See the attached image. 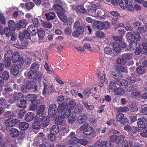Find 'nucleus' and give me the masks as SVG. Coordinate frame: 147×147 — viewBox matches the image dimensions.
Segmentation results:
<instances>
[{"label": "nucleus", "mask_w": 147, "mask_h": 147, "mask_svg": "<svg viewBox=\"0 0 147 147\" xmlns=\"http://www.w3.org/2000/svg\"><path fill=\"white\" fill-rule=\"evenodd\" d=\"M132 54L131 53H126L124 54L123 55V58L125 60H129L132 58Z\"/></svg>", "instance_id": "nucleus-52"}, {"label": "nucleus", "mask_w": 147, "mask_h": 147, "mask_svg": "<svg viewBox=\"0 0 147 147\" xmlns=\"http://www.w3.org/2000/svg\"><path fill=\"white\" fill-rule=\"evenodd\" d=\"M111 75L113 78V81L115 83H117L120 79L123 78V76L121 74L117 71H113L111 73Z\"/></svg>", "instance_id": "nucleus-11"}, {"label": "nucleus", "mask_w": 147, "mask_h": 147, "mask_svg": "<svg viewBox=\"0 0 147 147\" xmlns=\"http://www.w3.org/2000/svg\"><path fill=\"white\" fill-rule=\"evenodd\" d=\"M129 110V108L127 106L120 107L118 108V111L119 113H121L122 112H126Z\"/></svg>", "instance_id": "nucleus-53"}, {"label": "nucleus", "mask_w": 147, "mask_h": 147, "mask_svg": "<svg viewBox=\"0 0 147 147\" xmlns=\"http://www.w3.org/2000/svg\"><path fill=\"white\" fill-rule=\"evenodd\" d=\"M76 105L75 102L73 100H71L69 102L67 105V107L70 110H73L74 108Z\"/></svg>", "instance_id": "nucleus-48"}, {"label": "nucleus", "mask_w": 147, "mask_h": 147, "mask_svg": "<svg viewBox=\"0 0 147 147\" xmlns=\"http://www.w3.org/2000/svg\"><path fill=\"white\" fill-rule=\"evenodd\" d=\"M129 43V45H131L130 49L131 50H134L137 47H138V46H140L141 45L139 43L135 41H132Z\"/></svg>", "instance_id": "nucleus-42"}, {"label": "nucleus", "mask_w": 147, "mask_h": 147, "mask_svg": "<svg viewBox=\"0 0 147 147\" xmlns=\"http://www.w3.org/2000/svg\"><path fill=\"white\" fill-rule=\"evenodd\" d=\"M65 12H62L58 14L57 16L60 20L64 23H66L67 21V18L65 15Z\"/></svg>", "instance_id": "nucleus-36"}, {"label": "nucleus", "mask_w": 147, "mask_h": 147, "mask_svg": "<svg viewBox=\"0 0 147 147\" xmlns=\"http://www.w3.org/2000/svg\"><path fill=\"white\" fill-rule=\"evenodd\" d=\"M3 63L6 67H9L11 64V59L4 58Z\"/></svg>", "instance_id": "nucleus-47"}, {"label": "nucleus", "mask_w": 147, "mask_h": 147, "mask_svg": "<svg viewBox=\"0 0 147 147\" xmlns=\"http://www.w3.org/2000/svg\"><path fill=\"white\" fill-rule=\"evenodd\" d=\"M113 145L110 142L104 141L100 142V141L96 142L94 144L95 147H113Z\"/></svg>", "instance_id": "nucleus-7"}, {"label": "nucleus", "mask_w": 147, "mask_h": 147, "mask_svg": "<svg viewBox=\"0 0 147 147\" xmlns=\"http://www.w3.org/2000/svg\"><path fill=\"white\" fill-rule=\"evenodd\" d=\"M59 131V127L56 125H53L51 128V133L54 134H57Z\"/></svg>", "instance_id": "nucleus-35"}, {"label": "nucleus", "mask_w": 147, "mask_h": 147, "mask_svg": "<svg viewBox=\"0 0 147 147\" xmlns=\"http://www.w3.org/2000/svg\"><path fill=\"white\" fill-rule=\"evenodd\" d=\"M3 115L5 117L7 118H11L14 116V114L10 111H7L5 112Z\"/></svg>", "instance_id": "nucleus-61"}, {"label": "nucleus", "mask_w": 147, "mask_h": 147, "mask_svg": "<svg viewBox=\"0 0 147 147\" xmlns=\"http://www.w3.org/2000/svg\"><path fill=\"white\" fill-rule=\"evenodd\" d=\"M115 119L117 121L120 122L121 125H124L129 123L128 119L124 117V114L122 113H118Z\"/></svg>", "instance_id": "nucleus-2"}, {"label": "nucleus", "mask_w": 147, "mask_h": 147, "mask_svg": "<svg viewBox=\"0 0 147 147\" xmlns=\"http://www.w3.org/2000/svg\"><path fill=\"white\" fill-rule=\"evenodd\" d=\"M1 76V79L3 80V82H0V84H3L5 80H8L9 77V72L6 71H5L3 72Z\"/></svg>", "instance_id": "nucleus-26"}, {"label": "nucleus", "mask_w": 147, "mask_h": 147, "mask_svg": "<svg viewBox=\"0 0 147 147\" xmlns=\"http://www.w3.org/2000/svg\"><path fill=\"white\" fill-rule=\"evenodd\" d=\"M31 86L30 82L28 83L26 85H23L21 88L22 92L23 93H26L30 91Z\"/></svg>", "instance_id": "nucleus-24"}, {"label": "nucleus", "mask_w": 147, "mask_h": 147, "mask_svg": "<svg viewBox=\"0 0 147 147\" xmlns=\"http://www.w3.org/2000/svg\"><path fill=\"white\" fill-rule=\"evenodd\" d=\"M56 134H49L48 136V138L51 142H55L57 138L56 136Z\"/></svg>", "instance_id": "nucleus-59"}, {"label": "nucleus", "mask_w": 147, "mask_h": 147, "mask_svg": "<svg viewBox=\"0 0 147 147\" xmlns=\"http://www.w3.org/2000/svg\"><path fill=\"white\" fill-rule=\"evenodd\" d=\"M11 30H10L8 27H6L4 28L3 33V32H1L0 34L1 35H2L4 33L6 36L8 37L11 36L13 34L11 32Z\"/></svg>", "instance_id": "nucleus-38"}, {"label": "nucleus", "mask_w": 147, "mask_h": 147, "mask_svg": "<svg viewBox=\"0 0 147 147\" xmlns=\"http://www.w3.org/2000/svg\"><path fill=\"white\" fill-rule=\"evenodd\" d=\"M76 29V31L73 32L72 35L74 37L78 38L81 34H83L84 31V28L83 26H81Z\"/></svg>", "instance_id": "nucleus-10"}, {"label": "nucleus", "mask_w": 147, "mask_h": 147, "mask_svg": "<svg viewBox=\"0 0 147 147\" xmlns=\"http://www.w3.org/2000/svg\"><path fill=\"white\" fill-rule=\"evenodd\" d=\"M45 105H40L39 106V107L38 108V109L37 110V114L38 115H39L42 116H43L44 115V111L45 109Z\"/></svg>", "instance_id": "nucleus-25"}, {"label": "nucleus", "mask_w": 147, "mask_h": 147, "mask_svg": "<svg viewBox=\"0 0 147 147\" xmlns=\"http://www.w3.org/2000/svg\"><path fill=\"white\" fill-rule=\"evenodd\" d=\"M137 124L139 128H144L147 125V120L144 117H141L138 119Z\"/></svg>", "instance_id": "nucleus-8"}, {"label": "nucleus", "mask_w": 147, "mask_h": 147, "mask_svg": "<svg viewBox=\"0 0 147 147\" xmlns=\"http://www.w3.org/2000/svg\"><path fill=\"white\" fill-rule=\"evenodd\" d=\"M8 28L11 30L12 32L16 30V24L14 21L10 20L8 22Z\"/></svg>", "instance_id": "nucleus-23"}, {"label": "nucleus", "mask_w": 147, "mask_h": 147, "mask_svg": "<svg viewBox=\"0 0 147 147\" xmlns=\"http://www.w3.org/2000/svg\"><path fill=\"white\" fill-rule=\"evenodd\" d=\"M50 118L48 116H46L43 118L41 124L42 126L44 127H47L49 124Z\"/></svg>", "instance_id": "nucleus-29"}, {"label": "nucleus", "mask_w": 147, "mask_h": 147, "mask_svg": "<svg viewBox=\"0 0 147 147\" xmlns=\"http://www.w3.org/2000/svg\"><path fill=\"white\" fill-rule=\"evenodd\" d=\"M141 93L140 91L138 92H134L131 94V97L133 98H137L139 97Z\"/></svg>", "instance_id": "nucleus-55"}, {"label": "nucleus", "mask_w": 147, "mask_h": 147, "mask_svg": "<svg viewBox=\"0 0 147 147\" xmlns=\"http://www.w3.org/2000/svg\"><path fill=\"white\" fill-rule=\"evenodd\" d=\"M28 29L29 31L30 32L31 34V36H35L37 32V30L38 29L37 27L33 25H30L28 28Z\"/></svg>", "instance_id": "nucleus-20"}, {"label": "nucleus", "mask_w": 147, "mask_h": 147, "mask_svg": "<svg viewBox=\"0 0 147 147\" xmlns=\"http://www.w3.org/2000/svg\"><path fill=\"white\" fill-rule=\"evenodd\" d=\"M29 31L26 30H24L23 32H19V39L21 42V45L17 42L14 44L13 46L18 49H25L28 44V40L30 39L31 36Z\"/></svg>", "instance_id": "nucleus-1"}, {"label": "nucleus", "mask_w": 147, "mask_h": 147, "mask_svg": "<svg viewBox=\"0 0 147 147\" xmlns=\"http://www.w3.org/2000/svg\"><path fill=\"white\" fill-rule=\"evenodd\" d=\"M66 108L65 103L60 104L57 108V111L62 113Z\"/></svg>", "instance_id": "nucleus-44"}, {"label": "nucleus", "mask_w": 147, "mask_h": 147, "mask_svg": "<svg viewBox=\"0 0 147 147\" xmlns=\"http://www.w3.org/2000/svg\"><path fill=\"white\" fill-rule=\"evenodd\" d=\"M116 63L118 64L124 65L125 63V60L123 58V56L121 58H119L116 61Z\"/></svg>", "instance_id": "nucleus-57"}, {"label": "nucleus", "mask_w": 147, "mask_h": 147, "mask_svg": "<svg viewBox=\"0 0 147 147\" xmlns=\"http://www.w3.org/2000/svg\"><path fill=\"white\" fill-rule=\"evenodd\" d=\"M105 81V75H103L100 77L99 79V85L100 87L102 86Z\"/></svg>", "instance_id": "nucleus-60"}, {"label": "nucleus", "mask_w": 147, "mask_h": 147, "mask_svg": "<svg viewBox=\"0 0 147 147\" xmlns=\"http://www.w3.org/2000/svg\"><path fill=\"white\" fill-rule=\"evenodd\" d=\"M40 64L38 62H34L31 65L30 67V69L38 72L40 68Z\"/></svg>", "instance_id": "nucleus-32"}, {"label": "nucleus", "mask_w": 147, "mask_h": 147, "mask_svg": "<svg viewBox=\"0 0 147 147\" xmlns=\"http://www.w3.org/2000/svg\"><path fill=\"white\" fill-rule=\"evenodd\" d=\"M136 72L137 73L143 74L146 72V69L142 65L138 66L136 68Z\"/></svg>", "instance_id": "nucleus-39"}, {"label": "nucleus", "mask_w": 147, "mask_h": 147, "mask_svg": "<svg viewBox=\"0 0 147 147\" xmlns=\"http://www.w3.org/2000/svg\"><path fill=\"white\" fill-rule=\"evenodd\" d=\"M87 117L86 114L83 113L79 116L77 119V121L81 124L85 123L86 121Z\"/></svg>", "instance_id": "nucleus-16"}, {"label": "nucleus", "mask_w": 147, "mask_h": 147, "mask_svg": "<svg viewBox=\"0 0 147 147\" xmlns=\"http://www.w3.org/2000/svg\"><path fill=\"white\" fill-rule=\"evenodd\" d=\"M113 51H114V53H115V54L117 53H119L121 52V49L120 48L119 43L116 42H113Z\"/></svg>", "instance_id": "nucleus-22"}, {"label": "nucleus", "mask_w": 147, "mask_h": 147, "mask_svg": "<svg viewBox=\"0 0 147 147\" xmlns=\"http://www.w3.org/2000/svg\"><path fill=\"white\" fill-rule=\"evenodd\" d=\"M37 34L39 40H42L45 39V31L42 28H40L37 30Z\"/></svg>", "instance_id": "nucleus-15"}, {"label": "nucleus", "mask_w": 147, "mask_h": 147, "mask_svg": "<svg viewBox=\"0 0 147 147\" xmlns=\"http://www.w3.org/2000/svg\"><path fill=\"white\" fill-rule=\"evenodd\" d=\"M133 33L129 32L127 33L126 35L127 41L129 42V43L134 41V36Z\"/></svg>", "instance_id": "nucleus-40"}, {"label": "nucleus", "mask_w": 147, "mask_h": 147, "mask_svg": "<svg viewBox=\"0 0 147 147\" xmlns=\"http://www.w3.org/2000/svg\"><path fill=\"white\" fill-rule=\"evenodd\" d=\"M20 132L17 129L12 128L10 131L9 134L12 138H16L18 137L19 135Z\"/></svg>", "instance_id": "nucleus-14"}, {"label": "nucleus", "mask_w": 147, "mask_h": 147, "mask_svg": "<svg viewBox=\"0 0 147 147\" xmlns=\"http://www.w3.org/2000/svg\"><path fill=\"white\" fill-rule=\"evenodd\" d=\"M128 82L125 80L120 79L116 84L119 86H125L128 84Z\"/></svg>", "instance_id": "nucleus-46"}, {"label": "nucleus", "mask_w": 147, "mask_h": 147, "mask_svg": "<svg viewBox=\"0 0 147 147\" xmlns=\"http://www.w3.org/2000/svg\"><path fill=\"white\" fill-rule=\"evenodd\" d=\"M76 11L81 13H84L85 12V9L84 7L82 6H78L76 8Z\"/></svg>", "instance_id": "nucleus-50"}, {"label": "nucleus", "mask_w": 147, "mask_h": 147, "mask_svg": "<svg viewBox=\"0 0 147 147\" xmlns=\"http://www.w3.org/2000/svg\"><path fill=\"white\" fill-rule=\"evenodd\" d=\"M10 72L14 76H16L19 73V68L18 65L16 64H13L11 67Z\"/></svg>", "instance_id": "nucleus-13"}, {"label": "nucleus", "mask_w": 147, "mask_h": 147, "mask_svg": "<svg viewBox=\"0 0 147 147\" xmlns=\"http://www.w3.org/2000/svg\"><path fill=\"white\" fill-rule=\"evenodd\" d=\"M0 104L3 106L5 107H7L8 106L7 101L3 97L0 98Z\"/></svg>", "instance_id": "nucleus-49"}, {"label": "nucleus", "mask_w": 147, "mask_h": 147, "mask_svg": "<svg viewBox=\"0 0 147 147\" xmlns=\"http://www.w3.org/2000/svg\"><path fill=\"white\" fill-rule=\"evenodd\" d=\"M37 96L34 94H31L27 95L25 97L26 100L28 101H30L32 104H38L40 100L37 99Z\"/></svg>", "instance_id": "nucleus-6"}, {"label": "nucleus", "mask_w": 147, "mask_h": 147, "mask_svg": "<svg viewBox=\"0 0 147 147\" xmlns=\"http://www.w3.org/2000/svg\"><path fill=\"white\" fill-rule=\"evenodd\" d=\"M48 112L49 117L53 118L56 117L57 112L56 105L54 104H51L49 107Z\"/></svg>", "instance_id": "nucleus-4"}, {"label": "nucleus", "mask_w": 147, "mask_h": 147, "mask_svg": "<svg viewBox=\"0 0 147 147\" xmlns=\"http://www.w3.org/2000/svg\"><path fill=\"white\" fill-rule=\"evenodd\" d=\"M45 21L43 22L42 25L44 29L46 30L50 29L52 28V25L51 23L48 21Z\"/></svg>", "instance_id": "nucleus-37"}, {"label": "nucleus", "mask_w": 147, "mask_h": 147, "mask_svg": "<svg viewBox=\"0 0 147 147\" xmlns=\"http://www.w3.org/2000/svg\"><path fill=\"white\" fill-rule=\"evenodd\" d=\"M84 134L86 136H89L92 137L96 136V132L93 130L92 127L90 126L83 132Z\"/></svg>", "instance_id": "nucleus-9"}, {"label": "nucleus", "mask_w": 147, "mask_h": 147, "mask_svg": "<svg viewBox=\"0 0 147 147\" xmlns=\"http://www.w3.org/2000/svg\"><path fill=\"white\" fill-rule=\"evenodd\" d=\"M20 122V120L17 119L12 118L7 119L5 121V125L7 127H11L18 124Z\"/></svg>", "instance_id": "nucleus-5"}, {"label": "nucleus", "mask_w": 147, "mask_h": 147, "mask_svg": "<svg viewBox=\"0 0 147 147\" xmlns=\"http://www.w3.org/2000/svg\"><path fill=\"white\" fill-rule=\"evenodd\" d=\"M19 127V128L21 130L25 131L28 128L29 124L25 122H22L20 123Z\"/></svg>", "instance_id": "nucleus-34"}, {"label": "nucleus", "mask_w": 147, "mask_h": 147, "mask_svg": "<svg viewBox=\"0 0 147 147\" xmlns=\"http://www.w3.org/2000/svg\"><path fill=\"white\" fill-rule=\"evenodd\" d=\"M27 103L26 100L23 99H21L17 102V105L19 107L23 109L26 107Z\"/></svg>", "instance_id": "nucleus-27"}, {"label": "nucleus", "mask_w": 147, "mask_h": 147, "mask_svg": "<svg viewBox=\"0 0 147 147\" xmlns=\"http://www.w3.org/2000/svg\"><path fill=\"white\" fill-rule=\"evenodd\" d=\"M34 117V115L33 113L28 112L25 116V120L28 122H29L32 120Z\"/></svg>", "instance_id": "nucleus-21"}, {"label": "nucleus", "mask_w": 147, "mask_h": 147, "mask_svg": "<svg viewBox=\"0 0 147 147\" xmlns=\"http://www.w3.org/2000/svg\"><path fill=\"white\" fill-rule=\"evenodd\" d=\"M125 89L129 92H131L135 89V87L133 85L129 84L125 86Z\"/></svg>", "instance_id": "nucleus-62"}, {"label": "nucleus", "mask_w": 147, "mask_h": 147, "mask_svg": "<svg viewBox=\"0 0 147 147\" xmlns=\"http://www.w3.org/2000/svg\"><path fill=\"white\" fill-rule=\"evenodd\" d=\"M140 134L142 137L147 138V127L142 129Z\"/></svg>", "instance_id": "nucleus-58"}, {"label": "nucleus", "mask_w": 147, "mask_h": 147, "mask_svg": "<svg viewBox=\"0 0 147 147\" xmlns=\"http://www.w3.org/2000/svg\"><path fill=\"white\" fill-rule=\"evenodd\" d=\"M71 113V110L66 108L64 110L63 112H62L61 115L64 118H67L70 116Z\"/></svg>", "instance_id": "nucleus-33"}, {"label": "nucleus", "mask_w": 147, "mask_h": 147, "mask_svg": "<svg viewBox=\"0 0 147 147\" xmlns=\"http://www.w3.org/2000/svg\"><path fill=\"white\" fill-rule=\"evenodd\" d=\"M117 137L116 144H118L122 143L125 138V136L122 135L118 136Z\"/></svg>", "instance_id": "nucleus-56"}, {"label": "nucleus", "mask_w": 147, "mask_h": 147, "mask_svg": "<svg viewBox=\"0 0 147 147\" xmlns=\"http://www.w3.org/2000/svg\"><path fill=\"white\" fill-rule=\"evenodd\" d=\"M11 96H13L12 99L9 100L10 103H16V101L18 102L21 99H23L24 98V96L21 93L14 92V93L11 94Z\"/></svg>", "instance_id": "nucleus-3"}, {"label": "nucleus", "mask_w": 147, "mask_h": 147, "mask_svg": "<svg viewBox=\"0 0 147 147\" xmlns=\"http://www.w3.org/2000/svg\"><path fill=\"white\" fill-rule=\"evenodd\" d=\"M64 118L63 116H58L55 120L56 123L59 125H61L64 121Z\"/></svg>", "instance_id": "nucleus-51"}, {"label": "nucleus", "mask_w": 147, "mask_h": 147, "mask_svg": "<svg viewBox=\"0 0 147 147\" xmlns=\"http://www.w3.org/2000/svg\"><path fill=\"white\" fill-rule=\"evenodd\" d=\"M127 79L130 83H133L136 82L137 79L134 75H131L127 77Z\"/></svg>", "instance_id": "nucleus-43"}, {"label": "nucleus", "mask_w": 147, "mask_h": 147, "mask_svg": "<svg viewBox=\"0 0 147 147\" xmlns=\"http://www.w3.org/2000/svg\"><path fill=\"white\" fill-rule=\"evenodd\" d=\"M127 3H126V8L129 11H133L134 8L133 5L134 3L133 0H127Z\"/></svg>", "instance_id": "nucleus-31"}, {"label": "nucleus", "mask_w": 147, "mask_h": 147, "mask_svg": "<svg viewBox=\"0 0 147 147\" xmlns=\"http://www.w3.org/2000/svg\"><path fill=\"white\" fill-rule=\"evenodd\" d=\"M133 145V142L131 141H129V142L126 141L123 143L122 147H131Z\"/></svg>", "instance_id": "nucleus-64"}, {"label": "nucleus", "mask_w": 147, "mask_h": 147, "mask_svg": "<svg viewBox=\"0 0 147 147\" xmlns=\"http://www.w3.org/2000/svg\"><path fill=\"white\" fill-rule=\"evenodd\" d=\"M125 90L122 88H115L114 91L115 94L117 95H122L124 94Z\"/></svg>", "instance_id": "nucleus-30"}, {"label": "nucleus", "mask_w": 147, "mask_h": 147, "mask_svg": "<svg viewBox=\"0 0 147 147\" xmlns=\"http://www.w3.org/2000/svg\"><path fill=\"white\" fill-rule=\"evenodd\" d=\"M104 51L105 53L107 54L112 55L115 54V53H114V51H113V49H111L109 47H106L104 49Z\"/></svg>", "instance_id": "nucleus-41"}, {"label": "nucleus", "mask_w": 147, "mask_h": 147, "mask_svg": "<svg viewBox=\"0 0 147 147\" xmlns=\"http://www.w3.org/2000/svg\"><path fill=\"white\" fill-rule=\"evenodd\" d=\"M53 7L55 11L57 12V14L62 12H65L64 8L61 5L55 4L53 5Z\"/></svg>", "instance_id": "nucleus-18"}, {"label": "nucleus", "mask_w": 147, "mask_h": 147, "mask_svg": "<svg viewBox=\"0 0 147 147\" xmlns=\"http://www.w3.org/2000/svg\"><path fill=\"white\" fill-rule=\"evenodd\" d=\"M44 88L43 89L42 94L43 96H46L47 94V90L48 91L51 93L53 91L52 90L54 88L53 86L52 85H51L49 87H47V85L46 83L43 82Z\"/></svg>", "instance_id": "nucleus-12"}, {"label": "nucleus", "mask_w": 147, "mask_h": 147, "mask_svg": "<svg viewBox=\"0 0 147 147\" xmlns=\"http://www.w3.org/2000/svg\"><path fill=\"white\" fill-rule=\"evenodd\" d=\"M38 72L31 69L28 73V76L30 79L35 80L38 76Z\"/></svg>", "instance_id": "nucleus-19"}, {"label": "nucleus", "mask_w": 147, "mask_h": 147, "mask_svg": "<svg viewBox=\"0 0 147 147\" xmlns=\"http://www.w3.org/2000/svg\"><path fill=\"white\" fill-rule=\"evenodd\" d=\"M19 58L20 54L18 52H15L13 53L11 59L13 63H16L18 61L20 62Z\"/></svg>", "instance_id": "nucleus-28"}, {"label": "nucleus", "mask_w": 147, "mask_h": 147, "mask_svg": "<svg viewBox=\"0 0 147 147\" xmlns=\"http://www.w3.org/2000/svg\"><path fill=\"white\" fill-rule=\"evenodd\" d=\"M69 140V143L70 144H74L78 143L79 141V140L77 138L74 137L68 139Z\"/></svg>", "instance_id": "nucleus-45"}, {"label": "nucleus", "mask_w": 147, "mask_h": 147, "mask_svg": "<svg viewBox=\"0 0 147 147\" xmlns=\"http://www.w3.org/2000/svg\"><path fill=\"white\" fill-rule=\"evenodd\" d=\"M134 36V39L137 41H140V40L141 37L140 33L138 32H133Z\"/></svg>", "instance_id": "nucleus-63"}, {"label": "nucleus", "mask_w": 147, "mask_h": 147, "mask_svg": "<svg viewBox=\"0 0 147 147\" xmlns=\"http://www.w3.org/2000/svg\"><path fill=\"white\" fill-rule=\"evenodd\" d=\"M127 0H121L119 2L120 7L123 9L126 8V3L127 2Z\"/></svg>", "instance_id": "nucleus-54"}, {"label": "nucleus", "mask_w": 147, "mask_h": 147, "mask_svg": "<svg viewBox=\"0 0 147 147\" xmlns=\"http://www.w3.org/2000/svg\"><path fill=\"white\" fill-rule=\"evenodd\" d=\"M45 16L47 21L53 20L56 17L55 13L53 12H47L45 14Z\"/></svg>", "instance_id": "nucleus-17"}]
</instances>
